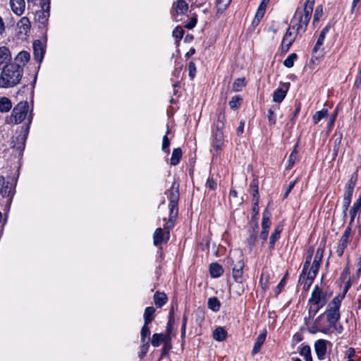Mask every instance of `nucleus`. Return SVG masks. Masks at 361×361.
<instances>
[{"mask_svg": "<svg viewBox=\"0 0 361 361\" xmlns=\"http://www.w3.org/2000/svg\"><path fill=\"white\" fill-rule=\"evenodd\" d=\"M314 0H306L303 8H298L290 21V27L298 34L305 32L312 16Z\"/></svg>", "mask_w": 361, "mask_h": 361, "instance_id": "1", "label": "nucleus"}, {"mask_svg": "<svg viewBox=\"0 0 361 361\" xmlns=\"http://www.w3.org/2000/svg\"><path fill=\"white\" fill-rule=\"evenodd\" d=\"M23 73L18 65L9 63L5 66L0 74V87L9 88L18 85L22 79Z\"/></svg>", "mask_w": 361, "mask_h": 361, "instance_id": "2", "label": "nucleus"}, {"mask_svg": "<svg viewBox=\"0 0 361 361\" xmlns=\"http://www.w3.org/2000/svg\"><path fill=\"white\" fill-rule=\"evenodd\" d=\"M313 253L314 249L310 247L307 252L305 261L303 264L302 271L299 278V283L301 285H303V289L305 290H309L311 285L312 284L314 278L317 274V273H315L313 271L308 270Z\"/></svg>", "mask_w": 361, "mask_h": 361, "instance_id": "3", "label": "nucleus"}, {"mask_svg": "<svg viewBox=\"0 0 361 361\" xmlns=\"http://www.w3.org/2000/svg\"><path fill=\"white\" fill-rule=\"evenodd\" d=\"M344 298V294L336 295L328 305L325 314L331 325H335L340 319L339 308Z\"/></svg>", "mask_w": 361, "mask_h": 361, "instance_id": "4", "label": "nucleus"}, {"mask_svg": "<svg viewBox=\"0 0 361 361\" xmlns=\"http://www.w3.org/2000/svg\"><path fill=\"white\" fill-rule=\"evenodd\" d=\"M29 109L27 102H19L13 109L10 116L6 117V123L8 124L20 123L26 117Z\"/></svg>", "mask_w": 361, "mask_h": 361, "instance_id": "5", "label": "nucleus"}, {"mask_svg": "<svg viewBox=\"0 0 361 361\" xmlns=\"http://www.w3.org/2000/svg\"><path fill=\"white\" fill-rule=\"evenodd\" d=\"M170 221L176 219L178 215V201L179 200L178 184L174 180L169 190Z\"/></svg>", "mask_w": 361, "mask_h": 361, "instance_id": "6", "label": "nucleus"}, {"mask_svg": "<svg viewBox=\"0 0 361 361\" xmlns=\"http://www.w3.org/2000/svg\"><path fill=\"white\" fill-rule=\"evenodd\" d=\"M326 293L319 286H316L312 292L308 302L309 305H320V307H323L326 304Z\"/></svg>", "mask_w": 361, "mask_h": 361, "instance_id": "7", "label": "nucleus"}, {"mask_svg": "<svg viewBox=\"0 0 361 361\" xmlns=\"http://www.w3.org/2000/svg\"><path fill=\"white\" fill-rule=\"evenodd\" d=\"M219 122H221V126L218 124L216 126V130L213 132L212 134V147L216 151L221 149L224 142V133L221 130L224 123L220 121L219 118Z\"/></svg>", "mask_w": 361, "mask_h": 361, "instance_id": "8", "label": "nucleus"}, {"mask_svg": "<svg viewBox=\"0 0 361 361\" xmlns=\"http://www.w3.org/2000/svg\"><path fill=\"white\" fill-rule=\"evenodd\" d=\"M350 228H347L342 235L337 246L336 248V253L338 257H341L343 255L345 249L347 247L349 243V238L350 235Z\"/></svg>", "mask_w": 361, "mask_h": 361, "instance_id": "9", "label": "nucleus"}, {"mask_svg": "<svg viewBox=\"0 0 361 361\" xmlns=\"http://www.w3.org/2000/svg\"><path fill=\"white\" fill-rule=\"evenodd\" d=\"M330 28H331V25H327L322 29V30L321 31V32L319 34V36L317 39L316 44L313 49L314 54H317V52H319V54H318V56H317V57L322 56L323 54L324 49L322 47L324 44V40L325 39V37H326V34L329 32Z\"/></svg>", "mask_w": 361, "mask_h": 361, "instance_id": "10", "label": "nucleus"}, {"mask_svg": "<svg viewBox=\"0 0 361 361\" xmlns=\"http://www.w3.org/2000/svg\"><path fill=\"white\" fill-rule=\"evenodd\" d=\"M30 60V54L26 51H20L13 59L11 64L18 65L20 68L23 71L24 67L27 65Z\"/></svg>", "mask_w": 361, "mask_h": 361, "instance_id": "11", "label": "nucleus"}, {"mask_svg": "<svg viewBox=\"0 0 361 361\" xmlns=\"http://www.w3.org/2000/svg\"><path fill=\"white\" fill-rule=\"evenodd\" d=\"M11 59V52L9 48L6 46L0 47V68L8 65Z\"/></svg>", "mask_w": 361, "mask_h": 361, "instance_id": "12", "label": "nucleus"}, {"mask_svg": "<svg viewBox=\"0 0 361 361\" xmlns=\"http://www.w3.org/2000/svg\"><path fill=\"white\" fill-rule=\"evenodd\" d=\"M169 238V231L164 232L161 228L155 230L153 235L154 245L158 246L163 242H166Z\"/></svg>", "mask_w": 361, "mask_h": 361, "instance_id": "13", "label": "nucleus"}, {"mask_svg": "<svg viewBox=\"0 0 361 361\" xmlns=\"http://www.w3.org/2000/svg\"><path fill=\"white\" fill-rule=\"evenodd\" d=\"M292 27H289L287 30L281 42L282 51L286 52L290 49L291 44L295 40V35L291 32Z\"/></svg>", "mask_w": 361, "mask_h": 361, "instance_id": "14", "label": "nucleus"}, {"mask_svg": "<svg viewBox=\"0 0 361 361\" xmlns=\"http://www.w3.org/2000/svg\"><path fill=\"white\" fill-rule=\"evenodd\" d=\"M244 263L243 260H238L233 267V278L237 283L243 282Z\"/></svg>", "mask_w": 361, "mask_h": 361, "instance_id": "15", "label": "nucleus"}, {"mask_svg": "<svg viewBox=\"0 0 361 361\" xmlns=\"http://www.w3.org/2000/svg\"><path fill=\"white\" fill-rule=\"evenodd\" d=\"M289 83H285L282 87H278L274 92L273 101L274 102L281 103L285 98L288 90Z\"/></svg>", "mask_w": 361, "mask_h": 361, "instance_id": "16", "label": "nucleus"}, {"mask_svg": "<svg viewBox=\"0 0 361 361\" xmlns=\"http://www.w3.org/2000/svg\"><path fill=\"white\" fill-rule=\"evenodd\" d=\"M323 254H324V249L322 247H319L317 249L314 260L312 263V265L310 269H308L310 271H313L315 273H317L320 262L322 260L323 258Z\"/></svg>", "mask_w": 361, "mask_h": 361, "instance_id": "17", "label": "nucleus"}, {"mask_svg": "<svg viewBox=\"0 0 361 361\" xmlns=\"http://www.w3.org/2000/svg\"><path fill=\"white\" fill-rule=\"evenodd\" d=\"M33 49L35 59L41 63L45 52L42 43L39 40H35L33 42Z\"/></svg>", "mask_w": 361, "mask_h": 361, "instance_id": "18", "label": "nucleus"}, {"mask_svg": "<svg viewBox=\"0 0 361 361\" xmlns=\"http://www.w3.org/2000/svg\"><path fill=\"white\" fill-rule=\"evenodd\" d=\"M327 341L324 339H319L314 343V350L317 357L322 360L326 353Z\"/></svg>", "mask_w": 361, "mask_h": 361, "instance_id": "19", "label": "nucleus"}, {"mask_svg": "<svg viewBox=\"0 0 361 361\" xmlns=\"http://www.w3.org/2000/svg\"><path fill=\"white\" fill-rule=\"evenodd\" d=\"M10 6L13 13L21 16L25 11V0H10Z\"/></svg>", "mask_w": 361, "mask_h": 361, "instance_id": "20", "label": "nucleus"}, {"mask_svg": "<svg viewBox=\"0 0 361 361\" xmlns=\"http://www.w3.org/2000/svg\"><path fill=\"white\" fill-rule=\"evenodd\" d=\"M270 0H262L261 4H259L257 13L255 14V17L253 20V23L258 24L261 19L263 18L264 13L267 9V6L269 4Z\"/></svg>", "mask_w": 361, "mask_h": 361, "instance_id": "21", "label": "nucleus"}, {"mask_svg": "<svg viewBox=\"0 0 361 361\" xmlns=\"http://www.w3.org/2000/svg\"><path fill=\"white\" fill-rule=\"evenodd\" d=\"M17 27L20 33L27 35L30 29V22L27 17H23L18 22Z\"/></svg>", "mask_w": 361, "mask_h": 361, "instance_id": "22", "label": "nucleus"}, {"mask_svg": "<svg viewBox=\"0 0 361 361\" xmlns=\"http://www.w3.org/2000/svg\"><path fill=\"white\" fill-rule=\"evenodd\" d=\"M266 335H267V331L265 330H264L257 336L256 341L255 343L253 350L252 351L253 355L257 354L259 351L261 346L262 345V344L264 343V342L265 341Z\"/></svg>", "mask_w": 361, "mask_h": 361, "instance_id": "23", "label": "nucleus"}, {"mask_svg": "<svg viewBox=\"0 0 361 361\" xmlns=\"http://www.w3.org/2000/svg\"><path fill=\"white\" fill-rule=\"evenodd\" d=\"M169 334H154L152 336L151 343L153 346L157 347L159 345L160 343H164L166 339L169 338Z\"/></svg>", "mask_w": 361, "mask_h": 361, "instance_id": "24", "label": "nucleus"}, {"mask_svg": "<svg viewBox=\"0 0 361 361\" xmlns=\"http://www.w3.org/2000/svg\"><path fill=\"white\" fill-rule=\"evenodd\" d=\"M210 274L214 278L219 277L224 272L222 267L217 263H212L209 266Z\"/></svg>", "mask_w": 361, "mask_h": 361, "instance_id": "25", "label": "nucleus"}, {"mask_svg": "<svg viewBox=\"0 0 361 361\" xmlns=\"http://www.w3.org/2000/svg\"><path fill=\"white\" fill-rule=\"evenodd\" d=\"M323 317V314H321L319 315L314 321V324L310 327V332L311 334H316L319 331H322V333H324V334H326L327 333V330L326 329H324V328H322L319 322V320Z\"/></svg>", "mask_w": 361, "mask_h": 361, "instance_id": "26", "label": "nucleus"}, {"mask_svg": "<svg viewBox=\"0 0 361 361\" xmlns=\"http://www.w3.org/2000/svg\"><path fill=\"white\" fill-rule=\"evenodd\" d=\"M12 108V103L7 97H1L0 99V111L6 113L9 111Z\"/></svg>", "mask_w": 361, "mask_h": 361, "instance_id": "27", "label": "nucleus"}, {"mask_svg": "<svg viewBox=\"0 0 361 361\" xmlns=\"http://www.w3.org/2000/svg\"><path fill=\"white\" fill-rule=\"evenodd\" d=\"M155 309L153 307H147L145 310L144 319L146 324H150L154 319Z\"/></svg>", "mask_w": 361, "mask_h": 361, "instance_id": "28", "label": "nucleus"}, {"mask_svg": "<svg viewBox=\"0 0 361 361\" xmlns=\"http://www.w3.org/2000/svg\"><path fill=\"white\" fill-rule=\"evenodd\" d=\"M154 303L158 307H161L167 301V297L165 293L157 292L154 295Z\"/></svg>", "mask_w": 361, "mask_h": 361, "instance_id": "29", "label": "nucleus"}, {"mask_svg": "<svg viewBox=\"0 0 361 361\" xmlns=\"http://www.w3.org/2000/svg\"><path fill=\"white\" fill-rule=\"evenodd\" d=\"M213 338L218 341H222L226 338V331L223 327H217L213 333Z\"/></svg>", "mask_w": 361, "mask_h": 361, "instance_id": "30", "label": "nucleus"}, {"mask_svg": "<svg viewBox=\"0 0 361 361\" xmlns=\"http://www.w3.org/2000/svg\"><path fill=\"white\" fill-rule=\"evenodd\" d=\"M208 307L214 312L219 310L221 307V302L216 297H212L208 299Z\"/></svg>", "mask_w": 361, "mask_h": 361, "instance_id": "31", "label": "nucleus"}, {"mask_svg": "<svg viewBox=\"0 0 361 361\" xmlns=\"http://www.w3.org/2000/svg\"><path fill=\"white\" fill-rule=\"evenodd\" d=\"M188 4L183 0H178L176 2L175 11L178 14H184L188 11Z\"/></svg>", "mask_w": 361, "mask_h": 361, "instance_id": "32", "label": "nucleus"}, {"mask_svg": "<svg viewBox=\"0 0 361 361\" xmlns=\"http://www.w3.org/2000/svg\"><path fill=\"white\" fill-rule=\"evenodd\" d=\"M281 231L282 228L281 226H277L276 227L274 233L271 235L269 239V245L271 249L274 247L276 241L279 238Z\"/></svg>", "mask_w": 361, "mask_h": 361, "instance_id": "33", "label": "nucleus"}, {"mask_svg": "<svg viewBox=\"0 0 361 361\" xmlns=\"http://www.w3.org/2000/svg\"><path fill=\"white\" fill-rule=\"evenodd\" d=\"M352 196L353 193L344 192L343 199V212L345 214L350 204Z\"/></svg>", "mask_w": 361, "mask_h": 361, "instance_id": "34", "label": "nucleus"}, {"mask_svg": "<svg viewBox=\"0 0 361 361\" xmlns=\"http://www.w3.org/2000/svg\"><path fill=\"white\" fill-rule=\"evenodd\" d=\"M182 157V151L180 148H176L173 150L172 156L171 158V164L173 166L176 165Z\"/></svg>", "mask_w": 361, "mask_h": 361, "instance_id": "35", "label": "nucleus"}, {"mask_svg": "<svg viewBox=\"0 0 361 361\" xmlns=\"http://www.w3.org/2000/svg\"><path fill=\"white\" fill-rule=\"evenodd\" d=\"M300 355L302 356L306 361H312L311 349L309 345H304L300 351Z\"/></svg>", "mask_w": 361, "mask_h": 361, "instance_id": "36", "label": "nucleus"}, {"mask_svg": "<svg viewBox=\"0 0 361 361\" xmlns=\"http://www.w3.org/2000/svg\"><path fill=\"white\" fill-rule=\"evenodd\" d=\"M270 216L271 214L270 212L265 209L263 213V218L262 221V228H267L269 229L271 225L270 222Z\"/></svg>", "mask_w": 361, "mask_h": 361, "instance_id": "37", "label": "nucleus"}, {"mask_svg": "<svg viewBox=\"0 0 361 361\" xmlns=\"http://www.w3.org/2000/svg\"><path fill=\"white\" fill-rule=\"evenodd\" d=\"M149 324L144 323L140 331V339L141 343L147 342L146 338H148L150 335V330L148 326Z\"/></svg>", "mask_w": 361, "mask_h": 361, "instance_id": "38", "label": "nucleus"}, {"mask_svg": "<svg viewBox=\"0 0 361 361\" xmlns=\"http://www.w3.org/2000/svg\"><path fill=\"white\" fill-rule=\"evenodd\" d=\"M231 0H216V8L219 13L224 12L230 4Z\"/></svg>", "mask_w": 361, "mask_h": 361, "instance_id": "39", "label": "nucleus"}, {"mask_svg": "<svg viewBox=\"0 0 361 361\" xmlns=\"http://www.w3.org/2000/svg\"><path fill=\"white\" fill-rule=\"evenodd\" d=\"M328 115V111L326 109H322L321 111H317L315 114L312 117V120L314 123H317L322 118L326 117Z\"/></svg>", "mask_w": 361, "mask_h": 361, "instance_id": "40", "label": "nucleus"}, {"mask_svg": "<svg viewBox=\"0 0 361 361\" xmlns=\"http://www.w3.org/2000/svg\"><path fill=\"white\" fill-rule=\"evenodd\" d=\"M245 86V81L244 78L236 79L233 84V90L235 92L240 91L243 87Z\"/></svg>", "mask_w": 361, "mask_h": 361, "instance_id": "41", "label": "nucleus"}, {"mask_svg": "<svg viewBox=\"0 0 361 361\" xmlns=\"http://www.w3.org/2000/svg\"><path fill=\"white\" fill-rule=\"evenodd\" d=\"M25 135H19L16 137V140L18 142H19L18 144H14L13 145V148H16L19 152H22L24 149L25 146Z\"/></svg>", "mask_w": 361, "mask_h": 361, "instance_id": "42", "label": "nucleus"}, {"mask_svg": "<svg viewBox=\"0 0 361 361\" xmlns=\"http://www.w3.org/2000/svg\"><path fill=\"white\" fill-rule=\"evenodd\" d=\"M242 99L239 96L233 97L229 102V106L232 109H236L240 106Z\"/></svg>", "mask_w": 361, "mask_h": 361, "instance_id": "43", "label": "nucleus"}, {"mask_svg": "<svg viewBox=\"0 0 361 361\" xmlns=\"http://www.w3.org/2000/svg\"><path fill=\"white\" fill-rule=\"evenodd\" d=\"M297 55L295 54H290L283 61V64L287 68H291L294 65L295 59H296Z\"/></svg>", "mask_w": 361, "mask_h": 361, "instance_id": "44", "label": "nucleus"}, {"mask_svg": "<svg viewBox=\"0 0 361 361\" xmlns=\"http://www.w3.org/2000/svg\"><path fill=\"white\" fill-rule=\"evenodd\" d=\"M250 188L252 189V191H253V198H254V201H255V205H257V203H258V197H257V195H258V185H257V182L255 181V180H253L251 184H250Z\"/></svg>", "mask_w": 361, "mask_h": 361, "instance_id": "45", "label": "nucleus"}, {"mask_svg": "<svg viewBox=\"0 0 361 361\" xmlns=\"http://www.w3.org/2000/svg\"><path fill=\"white\" fill-rule=\"evenodd\" d=\"M298 153V152L297 145H296L289 156V160H288L289 164H288V168L290 169L293 166V164H295V162L296 161Z\"/></svg>", "mask_w": 361, "mask_h": 361, "instance_id": "46", "label": "nucleus"}, {"mask_svg": "<svg viewBox=\"0 0 361 361\" xmlns=\"http://www.w3.org/2000/svg\"><path fill=\"white\" fill-rule=\"evenodd\" d=\"M323 14V8L322 6H318L314 11V18H313V24H315L316 22H318L320 18Z\"/></svg>", "mask_w": 361, "mask_h": 361, "instance_id": "47", "label": "nucleus"}, {"mask_svg": "<svg viewBox=\"0 0 361 361\" xmlns=\"http://www.w3.org/2000/svg\"><path fill=\"white\" fill-rule=\"evenodd\" d=\"M260 286L262 289L266 290L269 287V276L264 274H262L259 280Z\"/></svg>", "mask_w": 361, "mask_h": 361, "instance_id": "48", "label": "nucleus"}, {"mask_svg": "<svg viewBox=\"0 0 361 361\" xmlns=\"http://www.w3.org/2000/svg\"><path fill=\"white\" fill-rule=\"evenodd\" d=\"M149 342H145L142 343V345L140 348V351L138 353V356L140 358H143V357L145 355V354L147 353L149 350Z\"/></svg>", "mask_w": 361, "mask_h": 361, "instance_id": "49", "label": "nucleus"}, {"mask_svg": "<svg viewBox=\"0 0 361 361\" xmlns=\"http://www.w3.org/2000/svg\"><path fill=\"white\" fill-rule=\"evenodd\" d=\"M8 192V186L6 185L5 179L3 176H0V195L5 196Z\"/></svg>", "mask_w": 361, "mask_h": 361, "instance_id": "50", "label": "nucleus"}, {"mask_svg": "<svg viewBox=\"0 0 361 361\" xmlns=\"http://www.w3.org/2000/svg\"><path fill=\"white\" fill-rule=\"evenodd\" d=\"M183 34H184V30L183 29L180 27V26H177L175 27V29L173 30V36L177 39H180L183 38Z\"/></svg>", "mask_w": 361, "mask_h": 361, "instance_id": "51", "label": "nucleus"}, {"mask_svg": "<svg viewBox=\"0 0 361 361\" xmlns=\"http://www.w3.org/2000/svg\"><path fill=\"white\" fill-rule=\"evenodd\" d=\"M274 109H275V106H273L272 108H271L268 110L267 118H268L270 125L276 124V118H275L274 110Z\"/></svg>", "mask_w": 361, "mask_h": 361, "instance_id": "52", "label": "nucleus"}, {"mask_svg": "<svg viewBox=\"0 0 361 361\" xmlns=\"http://www.w3.org/2000/svg\"><path fill=\"white\" fill-rule=\"evenodd\" d=\"M355 186V180H354L353 178L352 177L349 180L348 183L345 187V192L353 193Z\"/></svg>", "mask_w": 361, "mask_h": 361, "instance_id": "53", "label": "nucleus"}, {"mask_svg": "<svg viewBox=\"0 0 361 361\" xmlns=\"http://www.w3.org/2000/svg\"><path fill=\"white\" fill-rule=\"evenodd\" d=\"M169 133V130H168L166 132V134H168ZM169 145H170V141L167 137V135H165L163 137L162 147H161L162 150L168 152L169 151Z\"/></svg>", "mask_w": 361, "mask_h": 361, "instance_id": "54", "label": "nucleus"}, {"mask_svg": "<svg viewBox=\"0 0 361 361\" xmlns=\"http://www.w3.org/2000/svg\"><path fill=\"white\" fill-rule=\"evenodd\" d=\"M163 343H164V346L162 348V355H166L169 352V350L171 348V345L170 343V337L168 339H166Z\"/></svg>", "mask_w": 361, "mask_h": 361, "instance_id": "55", "label": "nucleus"}, {"mask_svg": "<svg viewBox=\"0 0 361 361\" xmlns=\"http://www.w3.org/2000/svg\"><path fill=\"white\" fill-rule=\"evenodd\" d=\"M189 76L193 79L195 76L196 66L194 62L190 61L188 64Z\"/></svg>", "mask_w": 361, "mask_h": 361, "instance_id": "56", "label": "nucleus"}, {"mask_svg": "<svg viewBox=\"0 0 361 361\" xmlns=\"http://www.w3.org/2000/svg\"><path fill=\"white\" fill-rule=\"evenodd\" d=\"M320 307H321L320 305H310V308H309L310 317H313L317 313V312L319 311Z\"/></svg>", "mask_w": 361, "mask_h": 361, "instance_id": "57", "label": "nucleus"}, {"mask_svg": "<svg viewBox=\"0 0 361 361\" xmlns=\"http://www.w3.org/2000/svg\"><path fill=\"white\" fill-rule=\"evenodd\" d=\"M353 212H357V213L361 209V196L354 202L352 208L350 209Z\"/></svg>", "mask_w": 361, "mask_h": 361, "instance_id": "58", "label": "nucleus"}, {"mask_svg": "<svg viewBox=\"0 0 361 361\" xmlns=\"http://www.w3.org/2000/svg\"><path fill=\"white\" fill-rule=\"evenodd\" d=\"M197 23V16H192L190 21L185 25V27L188 29H192Z\"/></svg>", "mask_w": 361, "mask_h": 361, "instance_id": "59", "label": "nucleus"}, {"mask_svg": "<svg viewBox=\"0 0 361 361\" xmlns=\"http://www.w3.org/2000/svg\"><path fill=\"white\" fill-rule=\"evenodd\" d=\"M355 85L360 87L361 85V64L358 68V73L355 81Z\"/></svg>", "mask_w": 361, "mask_h": 361, "instance_id": "60", "label": "nucleus"}, {"mask_svg": "<svg viewBox=\"0 0 361 361\" xmlns=\"http://www.w3.org/2000/svg\"><path fill=\"white\" fill-rule=\"evenodd\" d=\"M269 233V229L267 228H262V231L260 233V238L262 239L263 243L267 240Z\"/></svg>", "mask_w": 361, "mask_h": 361, "instance_id": "61", "label": "nucleus"}, {"mask_svg": "<svg viewBox=\"0 0 361 361\" xmlns=\"http://www.w3.org/2000/svg\"><path fill=\"white\" fill-rule=\"evenodd\" d=\"M42 8L45 11H49V0H42L41 2Z\"/></svg>", "mask_w": 361, "mask_h": 361, "instance_id": "62", "label": "nucleus"}, {"mask_svg": "<svg viewBox=\"0 0 361 361\" xmlns=\"http://www.w3.org/2000/svg\"><path fill=\"white\" fill-rule=\"evenodd\" d=\"M295 182H296V180H293V181H291L290 182V183L288 184V188H287V190H286V192L284 195V197H286L289 192L291 191V190L293 188L295 184Z\"/></svg>", "mask_w": 361, "mask_h": 361, "instance_id": "63", "label": "nucleus"}, {"mask_svg": "<svg viewBox=\"0 0 361 361\" xmlns=\"http://www.w3.org/2000/svg\"><path fill=\"white\" fill-rule=\"evenodd\" d=\"M206 186L213 190L216 187V183L212 179L208 178L206 183Z\"/></svg>", "mask_w": 361, "mask_h": 361, "instance_id": "64", "label": "nucleus"}]
</instances>
